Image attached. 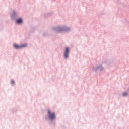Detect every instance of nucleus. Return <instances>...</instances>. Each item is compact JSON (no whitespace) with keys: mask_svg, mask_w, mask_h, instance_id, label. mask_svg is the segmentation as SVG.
Returning <instances> with one entry per match:
<instances>
[{"mask_svg":"<svg viewBox=\"0 0 129 129\" xmlns=\"http://www.w3.org/2000/svg\"><path fill=\"white\" fill-rule=\"evenodd\" d=\"M107 66V67H109L112 65V60L110 59H105L102 61V63H99L96 64V66H92L91 69L92 72L94 73H97V72H102V71H104V66Z\"/></svg>","mask_w":129,"mask_h":129,"instance_id":"f257e3e1","label":"nucleus"},{"mask_svg":"<svg viewBox=\"0 0 129 129\" xmlns=\"http://www.w3.org/2000/svg\"><path fill=\"white\" fill-rule=\"evenodd\" d=\"M20 13V10L13 9L12 12L10 14L11 20H15L16 25L22 26L24 24V18L23 17H18Z\"/></svg>","mask_w":129,"mask_h":129,"instance_id":"f03ea898","label":"nucleus"},{"mask_svg":"<svg viewBox=\"0 0 129 129\" xmlns=\"http://www.w3.org/2000/svg\"><path fill=\"white\" fill-rule=\"evenodd\" d=\"M52 30L56 33H70L71 27L66 24H58L56 26H53Z\"/></svg>","mask_w":129,"mask_h":129,"instance_id":"7ed1b4c3","label":"nucleus"},{"mask_svg":"<svg viewBox=\"0 0 129 129\" xmlns=\"http://www.w3.org/2000/svg\"><path fill=\"white\" fill-rule=\"evenodd\" d=\"M45 121L47 122H53L57 119V114L56 112L52 109H48L47 110V115L44 118Z\"/></svg>","mask_w":129,"mask_h":129,"instance_id":"20e7f679","label":"nucleus"},{"mask_svg":"<svg viewBox=\"0 0 129 129\" xmlns=\"http://www.w3.org/2000/svg\"><path fill=\"white\" fill-rule=\"evenodd\" d=\"M71 48L69 46H66L63 49L62 57L64 60H68L70 56Z\"/></svg>","mask_w":129,"mask_h":129,"instance_id":"39448f33","label":"nucleus"},{"mask_svg":"<svg viewBox=\"0 0 129 129\" xmlns=\"http://www.w3.org/2000/svg\"><path fill=\"white\" fill-rule=\"evenodd\" d=\"M12 47L14 50H21V49H25L28 47V43H23L20 45L17 43H14L12 45Z\"/></svg>","mask_w":129,"mask_h":129,"instance_id":"423d86ee","label":"nucleus"},{"mask_svg":"<svg viewBox=\"0 0 129 129\" xmlns=\"http://www.w3.org/2000/svg\"><path fill=\"white\" fill-rule=\"evenodd\" d=\"M121 96L123 98H125V97H128L129 96V87L126 89V90L123 91L121 93Z\"/></svg>","mask_w":129,"mask_h":129,"instance_id":"0eeeda50","label":"nucleus"},{"mask_svg":"<svg viewBox=\"0 0 129 129\" xmlns=\"http://www.w3.org/2000/svg\"><path fill=\"white\" fill-rule=\"evenodd\" d=\"M10 83L12 86H15V85H16V81H15V80L14 79H11L10 80Z\"/></svg>","mask_w":129,"mask_h":129,"instance_id":"6e6552de","label":"nucleus"},{"mask_svg":"<svg viewBox=\"0 0 129 129\" xmlns=\"http://www.w3.org/2000/svg\"><path fill=\"white\" fill-rule=\"evenodd\" d=\"M53 14H54V13H53V12H50V13L48 14V16H52V15H53Z\"/></svg>","mask_w":129,"mask_h":129,"instance_id":"1a4fd4ad","label":"nucleus"}]
</instances>
